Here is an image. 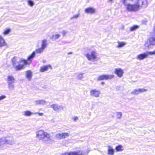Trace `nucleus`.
I'll return each instance as SVG.
<instances>
[{"instance_id": "obj_25", "label": "nucleus", "mask_w": 155, "mask_h": 155, "mask_svg": "<svg viewBox=\"0 0 155 155\" xmlns=\"http://www.w3.org/2000/svg\"><path fill=\"white\" fill-rule=\"evenodd\" d=\"M98 80H107L106 74L101 75L98 77L97 78Z\"/></svg>"}, {"instance_id": "obj_9", "label": "nucleus", "mask_w": 155, "mask_h": 155, "mask_svg": "<svg viewBox=\"0 0 155 155\" xmlns=\"http://www.w3.org/2000/svg\"><path fill=\"white\" fill-rule=\"evenodd\" d=\"M147 91V89L143 88L134 89L131 92V94L134 95H137L140 94L145 92Z\"/></svg>"}, {"instance_id": "obj_17", "label": "nucleus", "mask_w": 155, "mask_h": 155, "mask_svg": "<svg viewBox=\"0 0 155 155\" xmlns=\"http://www.w3.org/2000/svg\"><path fill=\"white\" fill-rule=\"evenodd\" d=\"M7 45L6 43L5 42V40L0 35V47H2L6 46Z\"/></svg>"}, {"instance_id": "obj_37", "label": "nucleus", "mask_w": 155, "mask_h": 155, "mask_svg": "<svg viewBox=\"0 0 155 155\" xmlns=\"http://www.w3.org/2000/svg\"><path fill=\"white\" fill-rule=\"evenodd\" d=\"M149 54H150V55H155V50L153 51H149Z\"/></svg>"}, {"instance_id": "obj_29", "label": "nucleus", "mask_w": 155, "mask_h": 155, "mask_svg": "<svg viewBox=\"0 0 155 155\" xmlns=\"http://www.w3.org/2000/svg\"><path fill=\"white\" fill-rule=\"evenodd\" d=\"M24 67L23 65L19 64L18 65L15 66V69L17 71L20 70L22 69Z\"/></svg>"}, {"instance_id": "obj_14", "label": "nucleus", "mask_w": 155, "mask_h": 155, "mask_svg": "<svg viewBox=\"0 0 155 155\" xmlns=\"http://www.w3.org/2000/svg\"><path fill=\"white\" fill-rule=\"evenodd\" d=\"M15 79L14 77L11 75H8L6 81L7 84L8 83H14L15 82Z\"/></svg>"}, {"instance_id": "obj_3", "label": "nucleus", "mask_w": 155, "mask_h": 155, "mask_svg": "<svg viewBox=\"0 0 155 155\" xmlns=\"http://www.w3.org/2000/svg\"><path fill=\"white\" fill-rule=\"evenodd\" d=\"M97 54L95 51H93L90 53L86 54L85 56L88 61L93 62L97 60Z\"/></svg>"}, {"instance_id": "obj_32", "label": "nucleus", "mask_w": 155, "mask_h": 155, "mask_svg": "<svg viewBox=\"0 0 155 155\" xmlns=\"http://www.w3.org/2000/svg\"><path fill=\"white\" fill-rule=\"evenodd\" d=\"M10 31L11 30L9 29H5L4 31L3 32V34L4 35H6L8 34Z\"/></svg>"}, {"instance_id": "obj_33", "label": "nucleus", "mask_w": 155, "mask_h": 155, "mask_svg": "<svg viewBox=\"0 0 155 155\" xmlns=\"http://www.w3.org/2000/svg\"><path fill=\"white\" fill-rule=\"evenodd\" d=\"M107 79H111L114 78V75L113 74H106Z\"/></svg>"}, {"instance_id": "obj_49", "label": "nucleus", "mask_w": 155, "mask_h": 155, "mask_svg": "<svg viewBox=\"0 0 155 155\" xmlns=\"http://www.w3.org/2000/svg\"><path fill=\"white\" fill-rule=\"evenodd\" d=\"M104 84V82H102L101 83V84Z\"/></svg>"}, {"instance_id": "obj_40", "label": "nucleus", "mask_w": 155, "mask_h": 155, "mask_svg": "<svg viewBox=\"0 0 155 155\" xmlns=\"http://www.w3.org/2000/svg\"><path fill=\"white\" fill-rule=\"evenodd\" d=\"M63 36H64L67 33V31H66L63 30L61 32Z\"/></svg>"}, {"instance_id": "obj_4", "label": "nucleus", "mask_w": 155, "mask_h": 155, "mask_svg": "<svg viewBox=\"0 0 155 155\" xmlns=\"http://www.w3.org/2000/svg\"><path fill=\"white\" fill-rule=\"evenodd\" d=\"M4 144H7L9 145H12L15 144L13 138L11 136L4 137H2Z\"/></svg>"}, {"instance_id": "obj_30", "label": "nucleus", "mask_w": 155, "mask_h": 155, "mask_svg": "<svg viewBox=\"0 0 155 155\" xmlns=\"http://www.w3.org/2000/svg\"><path fill=\"white\" fill-rule=\"evenodd\" d=\"M122 116V113L120 112H117L116 113V116L117 118L120 119Z\"/></svg>"}, {"instance_id": "obj_44", "label": "nucleus", "mask_w": 155, "mask_h": 155, "mask_svg": "<svg viewBox=\"0 0 155 155\" xmlns=\"http://www.w3.org/2000/svg\"><path fill=\"white\" fill-rule=\"evenodd\" d=\"M12 64H13V66L15 67V66H16V65L17 63V61H15L14 62H12Z\"/></svg>"}, {"instance_id": "obj_31", "label": "nucleus", "mask_w": 155, "mask_h": 155, "mask_svg": "<svg viewBox=\"0 0 155 155\" xmlns=\"http://www.w3.org/2000/svg\"><path fill=\"white\" fill-rule=\"evenodd\" d=\"M60 36V35L59 34H56L52 35V38L54 40L58 39Z\"/></svg>"}, {"instance_id": "obj_38", "label": "nucleus", "mask_w": 155, "mask_h": 155, "mask_svg": "<svg viewBox=\"0 0 155 155\" xmlns=\"http://www.w3.org/2000/svg\"><path fill=\"white\" fill-rule=\"evenodd\" d=\"M71 119L74 121H76L78 119V117L74 116L72 117Z\"/></svg>"}, {"instance_id": "obj_7", "label": "nucleus", "mask_w": 155, "mask_h": 155, "mask_svg": "<svg viewBox=\"0 0 155 155\" xmlns=\"http://www.w3.org/2000/svg\"><path fill=\"white\" fill-rule=\"evenodd\" d=\"M69 134L68 133L65 132L62 133H58L55 135V138L56 139L61 140L68 137Z\"/></svg>"}, {"instance_id": "obj_28", "label": "nucleus", "mask_w": 155, "mask_h": 155, "mask_svg": "<svg viewBox=\"0 0 155 155\" xmlns=\"http://www.w3.org/2000/svg\"><path fill=\"white\" fill-rule=\"evenodd\" d=\"M8 87L10 90H12L14 89L15 85L14 83L8 84Z\"/></svg>"}, {"instance_id": "obj_19", "label": "nucleus", "mask_w": 155, "mask_h": 155, "mask_svg": "<svg viewBox=\"0 0 155 155\" xmlns=\"http://www.w3.org/2000/svg\"><path fill=\"white\" fill-rule=\"evenodd\" d=\"M34 102L36 104H44L46 103V101L44 100H38L35 101Z\"/></svg>"}, {"instance_id": "obj_46", "label": "nucleus", "mask_w": 155, "mask_h": 155, "mask_svg": "<svg viewBox=\"0 0 155 155\" xmlns=\"http://www.w3.org/2000/svg\"><path fill=\"white\" fill-rule=\"evenodd\" d=\"M113 0H108V1L109 2H113Z\"/></svg>"}, {"instance_id": "obj_11", "label": "nucleus", "mask_w": 155, "mask_h": 155, "mask_svg": "<svg viewBox=\"0 0 155 155\" xmlns=\"http://www.w3.org/2000/svg\"><path fill=\"white\" fill-rule=\"evenodd\" d=\"M114 72L118 77L121 78L123 75L124 71L121 68H117L114 69Z\"/></svg>"}, {"instance_id": "obj_20", "label": "nucleus", "mask_w": 155, "mask_h": 155, "mask_svg": "<svg viewBox=\"0 0 155 155\" xmlns=\"http://www.w3.org/2000/svg\"><path fill=\"white\" fill-rule=\"evenodd\" d=\"M32 112L30 111L29 110H26L24 111L23 112V115L25 116H30L33 114H34Z\"/></svg>"}, {"instance_id": "obj_35", "label": "nucleus", "mask_w": 155, "mask_h": 155, "mask_svg": "<svg viewBox=\"0 0 155 155\" xmlns=\"http://www.w3.org/2000/svg\"><path fill=\"white\" fill-rule=\"evenodd\" d=\"M83 74L82 73H80L78 75V78L80 79H82L83 77Z\"/></svg>"}, {"instance_id": "obj_12", "label": "nucleus", "mask_w": 155, "mask_h": 155, "mask_svg": "<svg viewBox=\"0 0 155 155\" xmlns=\"http://www.w3.org/2000/svg\"><path fill=\"white\" fill-rule=\"evenodd\" d=\"M115 150L110 145L107 146V154L108 155H114Z\"/></svg>"}, {"instance_id": "obj_45", "label": "nucleus", "mask_w": 155, "mask_h": 155, "mask_svg": "<svg viewBox=\"0 0 155 155\" xmlns=\"http://www.w3.org/2000/svg\"><path fill=\"white\" fill-rule=\"evenodd\" d=\"M78 17V15H75V16H73L71 18V20L73 19L74 18H76Z\"/></svg>"}, {"instance_id": "obj_43", "label": "nucleus", "mask_w": 155, "mask_h": 155, "mask_svg": "<svg viewBox=\"0 0 155 155\" xmlns=\"http://www.w3.org/2000/svg\"><path fill=\"white\" fill-rule=\"evenodd\" d=\"M38 114L39 116H42L43 115V114L42 113H34V114Z\"/></svg>"}, {"instance_id": "obj_23", "label": "nucleus", "mask_w": 155, "mask_h": 155, "mask_svg": "<svg viewBox=\"0 0 155 155\" xmlns=\"http://www.w3.org/2000/svg\"><path fill=\"white\" fill-rule=\"evenodd\" d=\"M60 155H78V152H67L62 153Z\"/></svg>"}, {"instance_id": "obj_42", "label": "nucleus", "mask_w": 155, "mask_h": 155, "mask_svg": "<svg viewBox=\"0 0 155 155\" xmlns=\"http://www.w3.org/2000/svg\"><path fill=\"white\" fill-rule=\"evenodd\" d=\"M147 23V21L146 20H143L142 21V23L143 24H146Z\"/></svg>"}, {"instance_id": "obj_10", "label": "nucleus", "mask_w": 155, "mask_h": 155, "mask_svg": "<svg viewBox=\"0 0 155 155\" xmlns=\"http://www.w3.org/2000/svg\"><path fill=\"white\" fill-rule=\"evenodd\" d=\"M149 54H150L149 52L140 54L137 55L136 58L140 60H142L147 58Z\"/></svg>"}, {"instance_id": "obj_22", "label": "nucleus", "mask_w": 155, "mask_h": 155, "mask_svg": "<svg viewBox=\"0 0 155 155\" xmlns=\"http://www.w3.org/2000/svg\"><path fill=\"white\" fill-rule=\"evenodd\" d=\"M90 151V149H88L85 151H83L80 150L78 151V155H84L85 154H87Z\"/></svg>"}, {"instance_id": "obj_34", "label": "nucleus", "mask_w": 155, "mask_h": 155, "mask_svg": "<svg viewBox=\"0 0 155 155\" xmlns=\"http://www.w3.org/2000/svg\"><path fill=\"white\" fill-rule=\"evenodd\" d=\"M28 5L31 6H32L34 5V3L33 1L29 0L28 1Z\"/></svg>"}, {"instance_id": "obj_6", "label": "nucleus", "mask_w": 155, "mask_h": 155, "mask_svg": "<svg viewBox=\"0 0 155 155\" xmlns=\"http://www.w3.org/2000/svg\"><path fill=\"white\" fill-rule=\"evenodd\" d=\"M35 54V52L33 51L31 55L28 57L27 60L21 59V61L23 62L25 65L30 64L31 63V60L34 58Z\"/></svg>"}, {"instance_id": "obj_48", "label": "nucleus", "mask_w": 155, "mask_h": 155, "mask_svg": "<svg viewBox=\"0 0 155 155\" xmlns=\"http://www.w3.org/2000/svg\"><path fill=\"white\" fill-rule=\"evenodd\" d=\"M42 62H43V63H45L46 62V61L45 60H43Z\"/></svg>"}, {"instance_id": "obj_8", "label": "nucleus", "mask_w": 155, "mask_h": 155, "mask_svg": "<svg viewBox=\"0 0 155 155\" xmlns=\"http://www.w3.org/2000/svg\"><path fill=\"white\" fill-rule=\"evenodd\" d=\"M90 95L91 96L96 97H98L101 94V91L99 90L92 89L90 91Z\"/></svg>"}, {"instance_id": "obj_41", "label": "nucleus", "mask_w": 155, "mask_h": 155, "mask_svg": "<svg viewBox=\"0 0 155 155\" xmlns=\"http://www.w3.org/2000/svg\"><path fill=\"white\" fill-rule=\"evenodd\" d=\"M16 59H17V57H14L13 58L12 60V62H14L15 61H16Z\"/></svg>"}, {"instance_id": "obj_5", "label": "nucleus", "mask_w": 155, "mask_h": 155, "mask_svg": "<svg viewBox=\"0 0 155 155\" xmlns=\"http://www.w3.org/2000/svg\"><path fill=\"white\" fill-rule=\"evenodd\" d=\"M50 107L52 108L54 111L58 112L64 110V107L62 105L57 104L51 105Z\"/></svg>"}, {"instance_id": "obj_2", "label": "nucleus", "mask_w": 155, "mask_h": 155, "mask_svg": "<svg viewBox=\"0 0 155 155\" xmlns=\"http://www.w3.org/2000/svg\"><path fill=\"white\" fill-rule=\"evenodd\" d=\"M36 134V137L39 140H42L44 143H48L51 140L50 134L43 130L37 131Z\"/></svg>"}, {"instance_id": "obj_24", "label": "nucleus", "mask_w": 155, "mask_h": 155, "mask_svg": "<svg viewBox=\"0 0 155 155\" xmlns=\"http://www.w3.org/2000/svg\"><path fill=\"white\" fill-rule=\"evenodd\" d=\"M115 150L117 152H120L123 150L124 148L123 146L119 145L116 147Z\"/></svg>"}, {"instance_id": "obj_13", "label": "nucleus", "mask_w": 155, "mask_h": 155, "mask_svg": "<svg viewBox=\"0 0 155 155\" xmlns=\"http://www.w3.org/2000/svg\"><path fill=\"white\" fill-rule=\"evenodd\" d=\"M49 68H50L51 70L52 69V66L50 64L41 66L40 67V71L41 72H43L47 71Z\"/></svg>"}, {"instance_id": "obj_15", "label": "nucleus", "mask_w": 155, "mask_h": 155, "mask_svg": "<svg viewBox=\"0 0 155 155\" xmlns=\"http://www.w3.org/2000/svg\"><path fill=\"white\" fill-rule=\"evenodd\" d=\"M85 11L87 13L92 14L95 12V9L94 8L89 7L86 8Z\"/></svg>"}, {"instance_id": "obj_21", "label": "nucleus", "mask_w": 155, "mask_h": 155, "mask_svg": "<svg viewBox=\"0 0 155 155\" xmlns=\"http://www.w3.org/2000/svg\"><path fill=\"white\" fill-rule=\"evenodd\" d=\"M117 43L118 45L117 46V47L119 48L123 47L126 44V43L125 42H120L119 41H117Z\"/></svg>"}, {"instance_id": "obj_27", "label": "nucleus", "mask_w": 155, "mask_h": 155, "mask_svg": "<svg viewBox=\"0 0 155 155\" xmlns=\"http://www.w3.org/2000/svg\"><path fill=\"white\" fill-rule=\"evenodd\" d=\"M44 49L41 47L40 48L36 49L35 51H34L35 52V53H36L38 54H41L44 51Z\"/></svg>"}, {"instance_id": "obj_36", "label": "nucleus", "mask_w": 155, "mask_h": 155, "mask_svg": "<svg viewBox=\"0 0 155 155\" xmlns=\"http://www.w3.org/2000/svg\"><path fill=\"white\" fill-rule=\"evenodd\" d=\"M6 98V96L5 95H2L0 96V101Z\"/></svg>"}, {"instance_id": "obj_26", "label": "nucleus", "mask_w": 155, "mask_h": 155, "mask_svg": "<svg viewBox=\"0 0 155 155\" xmlns=\"http://www.w3.org/2000/svg\"><path fill=\"white\" fill-rule=\"evenodd\" d=\"M139 27V26L138 25H134L133 26L131 27L130 28V31H135L137 29H138Z\"/></svg>"}, {"instance_id": "obj_18", "label": "nucleus", "mask_w": 155, "mask_h": 155, "mask_svg": "<svg viewBox=\"0 0 155 155\" xmlns=\"http://www.w3.org/2000/svg\"><path fill=\"white\" fill-rule=\"evenodd\" d=\"M41 48L45 49L47 45V41L45 39L42 40L41 42Z\"/></svg>"}, {"instance_id": "obj_47", "label": "nucleus", "mask_w": 155, "mask_h": 155, "mask_svg": "<svg viewBox=\"0 0 155 155\" xmlns=\"http://www.w3.org/2000/svg\"><path fill=\"white\" fill-rule=\"evenodd\" d=\"M72 52H69L68 53V54H72Z\"/></svg>"}, {"instance_id": "obj_1", "label": "nucleus", "mask_w": 155, "mask_h": 155, "mask_svg": "<svg viewBox=\"0 0 155 155\" xmlns=\"http://www.w3.org/2000/svg\"><path fill=\"white\" fill-rule=\"evenodd\" d=\"M146 0H136L134 4L126 2V0L122 2L126 9L129 12H135L139 10L140 7L146 2Z\"/></svg>"}, {"instance_id": "obj_39", "label": "nucleus", "mask_w": 155, "mask_h": 155, "mask_svg": "<svg viewBox=\"0 0 155 155\" xmlns=\"http://www.w3.org/2000/svg\"><path fill=\"white\" fill-rule=\"evenodd\" d=\"M4 145L2 137L0 138V147L2 145Z\"/></svg>"}, {"instance_id": "obj_16", "label": "nucleus", "mask_w": 155, "mask_h": 155, "mask_svg": "<svg viewBox=\"0 0 155 155\" xmlns=\"http://www.w3.org/2000/svg\"><path fill=\"white\" fill-rule=\"evenodd\" d=\"M32 76V72L30 70L26 71L25 76L29 81H30Z\"/></svg>"}]
</instances>
